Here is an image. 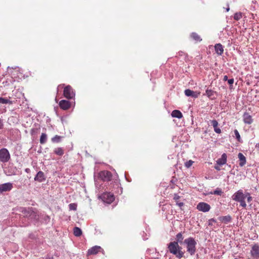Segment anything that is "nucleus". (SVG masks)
<instances>
[{
  "mask_svg": "<svg viewBox=\"0 0 259 259\" xmlns=\"http://www.w3.org/2000/svg\"><path fill=\"white\" fill-rule=\"evenodd\" d=\"M232 198L233 200L239 202L240 206L243 208H245L247 206L246 203L245 201V199H247V202H250L252 198L250 194L248 192H243L242 190H239L236 192L232 196Z\"/></svg>",
  "mask_w": 259,
  "mask_h": 259,
  "instance_id": "1",
  "label": "nucleus"
},
{
  "mask_svg": "<svg viewBox=\"0 0 259 259\" xmlns=\"http://www.w3.org/2000/svg\"><path fill=\"white\" fill-rule=\"evenodd\" d=\"M15 209L16 211H18L19 213H20V215L23 216V218H27L31 221L38 219L35 209L32 207H19Z\"/></svg>",
  "mask_w": 259,
  "mask_h": 259,
  "instance_id": "2",
  "label": "nucleus"
},
{
  "mask_svg": "<svg viewBox=\"0 0 259 259\" xmlns=\"http://www.w3.org/2000/svg\"><path fill=\"white\" fill-rule=\"evenodd\" d=\"M168 248L169 252L176 255L177 257L181 258L183 257L184 253L180 250L182 248L179 246L177 242H170L168 244Z\"/></svg>",
  "mask_w": 259,
  "mask_h": 259,
  "instance_id": "3",
  "label": "nucleus"
},
{
  "mask_svg": "<svg viewBox=\"0 0 259 259\" xmlns=\"http://www.w3.org/2000/svg\"><path fill=\"white\" fill-rule=\"evenodd\" d=\"M184 243L187 245V251L191 255L194 254L196 250V245L197 244L195 240L192 237H189L184 240Z\"/></svg>",
  "mask_w": 259,
  "mask_h": 259,
  "instance_id": "4",
  "label": "nucleus"
},
{
  "mask_svg": "<svg viewBox=\"0 0 259 259\" xmlns=\"http://www.w3.org/2000/svg\"><path fill=\"white\" fill-rule=\"evenodd\" d=\"M10 158V154L7 149L3 148L0 149V161L1 162H7L9 161Z\"/></svg>",
  "mask_w": 259,
  "mask_h": 259,
  "instance_id": "5",
  "label": "nucleus"
},
{
  "mask_svg": "<svg viewBox=\"0 0 259 259\" xmlns=\"http://www.w3.org/2000/svg\"><path fill=\"white\" fill-rule=\"evenodd\" d=\"M63 95L66 98L71 99L75 97V93L72 87L67 85L64 88Z\"/></svg>",
  "mask_w": 259,
  "mask_h": 259,
  "instance_id": "6",
  "label": "nucleus"
},
{
  "mask_svg": "<svg viewBox=\"0 0 259 259\" xmlns=\"http://www.w3.org/2000/svg\"><path fill=\"white\" fill-rule=\"evenodd\" d=\"M102 200L108 204L111 203L115 199L114 195L110 192H105L101 196Z\"/></svg>",
  "mask_w": 259,
  "mask_h": 259,
  "instance_id": "7",
  "label": "nucleus"
},
{
  "mask_svg": "<svg viewBox=\"0 0 259 259\" xmlns=\"http://www.w3.org/2000/svg\"><path fill=\"white\" fill-rule=\"evenodd\" d=\"M99 177L104 181H110L111 180L112 175L109 171L103 170L99 173Z\"/></svg>",
  "mask_w": 259,
  "mask_h": 259,
  "instance_id": "8",
  "label": "nucleus"
},
{
  "mask_svg": "<svg viewBox=\"0 0 259 259\" xmlns=\"http://www.w3.org/2000/svg\"><path fill=\"white\" fill-rule=\"evenodd\" d=\"M196 208L199 211L206 212L209 211L211 207L208 203L201 202L197 204Z\"/></svg>",
  "mask_w": 259,
  "mask_h": 259,
  "instance_id": "9",
  "label": "nucleus"
},
{
  "mask_svg": "<svg viewBox=\"0 0 259 259\" xmlns=\"http://www.w3.org/2000/svg\"><path fill=\"white\" fill-rule=\"evenodd\" d=\"M250 254L252 259L259 258V245L255 244L252 246Z\"/></svg>",
  "mask_w": 259,
  "mask_h": 259,
  "instance_id": "10",
  "label": "nucleus"
},
{
  "mask_svg": "<svg viewBox=\"0 0 259 259\" xmlns=\"http://www.w3.org/2000/svg\"><path fill=\"white\" fill-rule=\"evenodd\" d=\"M13 188V184L11 183H6L1 184L0 185V193L10 191Z\"/></svg>",
  "mask_w": 259,
  "mask_h": 259,
  "instance_id": "11",
  "label": "nucleus"
},
{
  "mask_svg": "<svg viewBox=\"0 0 259 259\" xmlns=\"http://www.w3.org/2000/svg\"><path fill=\"white\" fill-rule=\"evenodd\" d=\"M204 95H206L210 100H213L217 98L218 93L217 92L207 89Z\"/></svg>",
  "mask_w": 259,
  "mask_h": 259,
  "instance_id": "12",
  "label": "nucleus"
},
{
  "mask_svg": "<svg viewBox=\"0 0 259 259\" xmlns=\"http://www.w3.org/2000/svg\"><path fill=\"white\" fill-rule=\"evenodd\" d=\"M185 94L187 97H192L194 98H197L200 95V92H194L190 89H187L185 91Z\"/></svg>",
  "mask_w": 259,
  "mask_h": 259,
  "instance_id": "13",
  "label": "nucleus"
},
{
  "mask_svg": "<svg viewBox=\"0 0 259 259\" xmlns=\"http://www.w3.org/2000/svg\"><path fill=\"white\" fill-rule=\"evenodd\" d=\"M59 105L60 107L64 110L69 109L71 107L70 102L65 100H61L59 102Z\"/></svg>",
  "mask_w": 259,
  "mask_h": 259,
  "instance_id": "14",
  "label": "nucleus"
},
{
  "mask_svg": "<svg viewBox=\"0 0 259 259\" xmlns=\"http://www.w3.org/2000/svg\"><path fill=\"white\" fill-rule=\"evenodd\" d=\"M34 179L35 181L39 183L45 181L46 180V177L44 172L42 171H39L35 176Z\"/></svg>",
  "mask_w": 259,
  "mask_h": 259,
  "instance_id": "15",
  "label": "nucleus"
},
{
  "mask_svg": "<svg viewBox=\"0 0 259 259\" xmlns=\"http://www.w3.org/2000/svg\"><path fill=\"white\" fill-rule=\"evenodd\" d=\"M102 250V248L99 246H95L90 248L88 251V255H94Z\"/></svg>",
  "mask_w": 259,
  "mask_h": 259,
  "instance_id": "16",
  "label": "nucleus"
},
{
  "mask_svg": "<svg viewBox=\"0 0 259 259\" xmlns=\"http://www.w3.org/2000/svg\"><path fill=\"white\" fill-rule=\"evenodd\" d=\"M227 154L226 153H223L221 156V158L217 160V164L219 165H222L226 164L227 162Z\"/></svg>",
  "mask_w": 259,
  "mask_h": 259,
  "instance_id": "17",
  "label": "nucleus"
},
{
  "mask_svg": "<svg viewBox=\"0 0 259 259\" xmlns=\"http://www.w3.org/2000/svg\"><path fill=\"white\" fill-rule=\"evenodd\" d=\"M238 157L239 158V165L241 167L243 166L246 162V157L242 153H239Z\"/></svg>",
  "mask_w": 259,
  "mask_h": 259,
  "instance_id": "18",
  "label": "nucleus"
},
{
  "mask_svg": "<svg viewBox=\"0 0 259 259\" xmlns=\"http://www.w3.org/2000/svg\"><path fill=\"white\" fill-rule=\"evenodd\" d=\"M210 123L213 126L214 132L217 134L221 133V130L220 128L218 127V122L216 120H211L209 121Z\"/></svg>",
  "mask_w": 259,
  "mask_h": 259,
  "instance_id": "19",
  "label": "nucleus"
},
{
  "mask_svg": "<svg viewBox=\"0 0 259 259\" xmlns=\"http://www.w3.org/2000/svg\"><path fill=\"white\" fill-rule=\"evenodd\" d=\"M243 120L246 124H250L253 122V119L250 114H243Z\"/></svg>",
  "mask_w": 259,
  "mask_h": 259,
  "instance_id": "20",
  "label": "nucleus"
},
{
  "mask_svg": "<svg viewBox=\"0 0 259 259\" xmlns=\"http://www.w3.org/2000/svg\"><path fill=\"white\" fill-rule=\"evenodd\" d=\"M214 49L216 53L219 55H221L224 52L223 46L221 44H217L214 46Z\"/></svg>",
  "mask_w": 259,
  "mask_h": 259,
  "instance_id": "21",
  "label": "nucleus"
},
{
  "mask_svg": "<svg viewBox=\"0 0 259 259\" xmlns=\"http://www.w3.org/2000/svg\"><path fill=\"white\" fill-rule=\"evenodd\" d=\"M231 217L229 215L223 216V217H220L219 218V220L222 222L225 223V224H228V223L230 222L231 221Z\"/></svg>",
  "mask_w": 259,
  "mask_h": 259,
  "instance_id": "22",
  "label": "nucleus"
},
{
  "mask_svg": "<svg viewBox=\"0 0 259 259\" xmlns=\"http://www.w3.org/2000/svg\"><path fill=\"white\" fill-rule=\"evenodd\" d=\"M63 137L56 135L51 139V141L54 143H58L61 142Z\"/></svg>",
  "mask_w": 259,
  "mask_h": 259,
  "instance_id": "23",
  "label": "nucleus"
},
{
  "mask_svg": "<svg viewBox=\"0 0 259 259\" xmlns=\"http://www.w3.org/2000/svg\"><path fill=\"white\" fill-rule=\"evenodd\" d=\"M54 152L55 154H56V155H57L58 156H62L64 153L63 149L61 147H59V148H57L55 149Z\"/></svg>",
  "mask_w": 259,
  "mask_h": 259,
  "instance_id": "24",
  "label": "nucleus"
},
{
  "mask_svg": "<svg viewBox=\"0 0 259 259\" xmlns=\"http://www.w3.org/2000/svg\"><path fill=\"white\" fill-rule=\"evenodd\" d=\"M47 135L45 133H42L40 137L39 142L41 144H44L47 142Z\"/></svg>",
  "mask_w": 259,
  "mask_h": 259,
  "instance_id": "25",
  "label": "nucleus"
},
{
  "mask_svg": "<svg viewBox=\"0 0 259 259\" xmlns=\"http://www.w3.org/2000/svg\"><path fill=\"white\" fill-rule=\"evenodd\" d=\"M191 38L196 41H200L202 39L200 36L196 32H193L191 34Z\"/></svg>",
  "mask_w": 259,
  "mask_h": 259,
  "instance_id": "26",
  "label": "nucleus"
},
{
  "mask_svg": "<svg viewBox=\"0 0 259 259\" xmlns=\"http://www.w3.org/2000/svg\"><path fill=\"white\" fill-rule=\"evenodd\" d=\"M73 233L75 236L79 237L82 234V231L79 228L75 227L73 230Z\"/></svg>",
  "mask_w": 259,
  "mask_h": 259,
  "instance_id": "27",
  "label": "nucleus"
},
{
  "mask_svg": "<svg viewBox=\"0 0 259 259\" xmlns=\"http://www.w3.org/2000/svg\"><path fill=\"white\" fill-rule=\"evenodd\" d=\"M0 103L3 104H12L13 102L6 98L0 97Z\"/></svg>",
  "mask_w": 259,
  "mask_h": 259,
  "instance_id": "28",
  "label": "nucleus"
},
{
  "mask_svg": "<svg viewBox=\"0 0 259 259\" xmlns=\"http://www.w3.org/2000/svg\"><path fill=\"white\" fill-rule=\"evenodd\" d=\"M223 193L222 189L220 188H217L213 192H210V194L217 195L218 196H221Z\"/></svg>",
  "mask_w": 259,
  "mask_h": 259,
  "instance_id": "29",
  "label": "nucleus"
},
{
  "mask_svg": "<svg viewBox=\"0 0 259 259\" xmlns=\"http://www.w3.org/2000/svg\"><path fill=\"white\" fill-rule=\"evenodd\" d=\"M183 239V235H182V233H179L177 235H176V240H177V241L178 242V243L179 242V243H182V240Z\"/></svg>",
  "mask_w": 259,
  "mask_h": 259,
  "instance_id": "30",
  "label": "nucleus"
},
{
  "mask_svg": "<svg viewBox=\"0 0 259 259\" xmlns=\"http://www.w3.org/2000/svg\"><path fill=\"white\" fill-rule=\"evenodd\" d=\"M242 13H240V12L236 13L234 16V19L237 21L239 20L240 19L242 18Z\"/></svg>",
  "mask_w": 259,
  "mask_h": 259,
  "instance_id": "31",
  "label": "nucleus"
},
{
  "mask_svg": "<svg viewBox=\"0 0 259 259\" xmlns=\"http://www.w3.org/2000/svg\"><path fill=\"white\" fill-rule=\"evenodd\" d=\"M69 210H76L77 209V204L74 203H70L69 204Z\"/></svg>",
  "mask_w": 259,
  "mask_h": 259,
  "instance_id": "32",
  "label": "nucleus"
},
{
  "mask_svg": "<svg viewBox=\"0 0 259 259\" xmlns=\"http://www.w3.org/2000/svg\"><path fill=\"white\" fill-rule=\"evenodd\" d=\"M234 134H235V137L237 139V140L238 141H240V139H241L240 136V134H239L238 131L237 130H235L234 131Z\"/></svg>",
  "mask_w": 259,
  "mask_h": 259,
  "instance_id": "33",
  "label": "nucleus"
},
{
  "mask_svg": "<svg viewBox=\"0 0 259 259\" xmlns=\"http://www.w3.org/2000/svg\"><path fill=\"white\" fill-rule=\"evenodd\" d=\"M193 161L191 160H190L189 161H187L185 162V165L186 167L187 168H189L192 165V164L193 163Z\"/></svg>",
  "mask_w": 259,
  "mask_h": 259,
  "instance_id": "34",
  "label": "nucleus"
},
{
  "mask_svg": "<svg viewBox=\"0 0 259 259\" xmlns=\"http://www.w3.org/2000/svg\"><path fill=\"white\" fill-rule=\"evenodd\" d=\"M216 220L214 219H211L208 221V225L212 226L213 223H216Z\"/></svg>",
  "mask_w": 259,
  "mask_h": 259,
  "instance_id": "35",
  "label": "nucleus"
},
{
  "mask_svg": "<svg viewBox=\"0 0 259 259\" xmlns=\"http://www.w3.org/2000/svg\"><path fill=\"white\" fill-rule=\"evenodd\" d=\"M172 117H176L181 119L183 117V114H171Z\"/></svg>",
  "mask_w": 259,
  "mask_h": 259,
  "instance_id": "36",
  "label": "nucleus"
},
{
  "mask_svg": "<svg viewBox=\"0 0 259 259\" xmlns=\"http://www.w3.org/2000/svg\"><path fill=\"white\" fill-rule=\"evenodd\" d=\"M228 82L229 84H232L234 83V79L231 78L228 80Z\"/></svg>",
  "mask_w": 259,
  "mask_h": 259,
  "instance_id": "37",
  "label": "nucleus"
},
{
  "mask_svg": "<svg viewBox=\"0 0 259 259\" xmlns=\"http://www.w3.org/2000/svg\"><path fill=\"white\" fill-rule=\"evenodd\" d=\"M171 113H182L180 111L178 110H174L172 111Z\"/></svg>",
  "mask_w": 259,
  "mask_h": 259,
  "instance_id": "38",
  "label": "nucleus"
},
{
  "mask_svg": "<svg viewBox=\"0 0 259 259\" xmlns=\"http://www.w3.org/2000/svg\"><path fill=\"white\" fill-rule=\"evenodd\" d=\"M179 198H180V196L179 195H178L177 194H175V196L174 197V199L175 200H178L179 199Z\"/></svg>",
  "mask_w": 259,
  "mask_h": 259,
  "instance_id": "39",
  "label": "nucleus"
},
{
  "mask_svg": "<svg viewBox=\"0 0 259 259\" xmlns=\"http://www.w3.org/2000/svg\"><path fill=\"white\" fill-rule=\"evenodd\" d=\"M214 168L217 170H221V168L220 167V166L219 165H215L214 166Z\"/></svg>",
  "mask_w": 259,
  "mask_h": 259,
  "instance_id": "40",
  "label": "nucleus"
},
{
  "mask_svg": "<svg viewBox=\"0 0 259 259\" xmlns=\"http://www.w3.org/2000/svg\"><path fill=\"white\" fill-rule=\"evenodd\" d=\"M177 204L178 205H179L180 207L183 206V205H184V203L183 202H178Z\"/></svg>",
  "mask_w": 259,
  "mask_h": 259,
  "instance_id": "41",
  "label": "nucleus"
},
{
  "mask_svg": "<svg viewBox=\"0 0 259 259\" xmlns=\"http://www.w3.org/2000/svg\"><path fill=\"white\" fill-rule=\"evenodd\" d=\"M35 131V130L34 128H32L30 131L31 135H33Z\"/></svg>",
  "mask_w": 259,
  "mask_h": 259,
  "instance_id": "42",
  "label": "nucleus"
},
{
  "mask_svg": "<svg viewBox=\"0 0 259 259\" xmlns=\"http://www.w3.org/2000/svg\"><path fill=\"white\" fill-rule=\"evenodd\" d=\"M223 80H224V81H227V80L228 81V76H227V75H225V76H224Z\"/></svg>",
  "mask_w": 259,
  "mask_h": 259,
  "instance_id": "43",
  "label": "nucleus"
},
{
  "mask_svg": "<svg viewBox=\"0 0 259 259\" xmlns=\"http://www.w3.org/2000/svg\"><path fill=\"white\" fill-rule=\"evenodd\" d=\"M25 172H27V173H29V172H30V169H29V168H26V169H25Z\"/></svg>",
  "mask_w": 259,
  "mask_h": 259,
  "instance_id": "44",
  "label": "nucleus"
},
{
  "mask_svg": "<svg viewBox=\"0 0 259 259\" xmlns=\"http://www.w3.org/2000/svg\"><path fill=\"white\" fill-rule=\"evenodd\" d=\"M3 124L2 120L0 119V129H1L3 127Z\"/></svg>",
  "mask_w": 259,
  "mask_h": 259,
  "instance_id": "45",
  "label": "nucleus"
},
{
  "mask_svg": "<svg viewBox=\"0 0 259 259\" xmlns=\"http://www.w3.org/2000/svg\"><path fill=\"white\" fill-rule=\"evenodd\" d=\"M229 8L227 9V11H229Z\"/></svg>",
  "mask_w": 259,
  "mask_h": 259,
  "instance_id": "46",
  "label": "nucleus"
},
{
  "mask_svg": "<svg viewBox=\"0 0 259 259\" xmlns=\"http://www.w3.org/2000/svg\"><path fill=\"white\" fill-rule=\"evenodd\" d=\"M171 182L172 183H173V182H174V180H171Z\"/></svg>",
  "mask_w": 259,
  "mask_h": 259,
  "instance_id": "47",
  "label": "nucleus"
},
{
  "mask_svg": "<svg viewBox=\"0 0 259 259\" xmlns=\"http://www.w3.org/2000/svg\"><path fill=\"white\" fill-rule=\"evenodd\" d=\"M171 182L172 183H173V182H174V180H171Z\"/></svg>",
  "mask_w": 259,
  "mask_h": 259,
  "instance_id": "48",
  "label": "nucleus"
}]
</instances>
